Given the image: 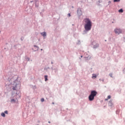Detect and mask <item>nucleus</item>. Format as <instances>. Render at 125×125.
<instances>
[{
  "instance_id": "obj_1",
  "label": "nucleus",
  "mask_w": 125,
  "mask_h": 125,
  "mask_svg": "<svg viewBox=\"0 0 125 125\" xmlns=\"http://www.w3.org/2000/svg\"><path fill=\"white\" fill-rule=\"evenodd\" d=\"M84 22L85 24L84 25V29L86 31H90L91 30V27L92 26L91 21L89 19H84Z\"/></svg>"
},
{
  "instance_id": "obj_2",
  "label": "nucleus",
  "mask_w": 125,
  "mask_h": 125,
  "mask_svg": "<svg viewBox=\"0 0 125 125\" xmlns=\"http://www.w3.org/2000/svg\"><path fill=\"white\" fill-rule=\"evenodd\" d=\"M97 95V92L95 90L91 91V94L88 97L89 101H93L94 100V97Z\"/></svg>"
},
{
  "instance_id": "obj_3",
  "label": "nucleus",
  "mask_w": 125,
  "mask_h": 125,
  "mask_svg": "<svg viewBox=\"0 0 125 125\" xmlns=\"http://www.w3.org/2000/svg\"><path fill=\"white\" fill-rule=\"evenodd\" d=\"M114 32L116 35H120V34H122V30L118 28L115 29Z\"/></svg>"
},
{
  "instance_id": "obj_4",
  "label": "nucleus",
  "mask_w": 125,
  "mask_h": 125,
  "mask_svg": "<svg viewBox=\"0 0 125 125\" xmlns=\"http://www.w3.org/2000/svg\"><path fill=\"white\" fill-rule=\"evenodd\" d=\"M42 36H43V37H46V32H42L41 33Z\"/></svg>"
},
{
  "instance_id": "obj_5",
  "label": "nucleus",
  "mask_w": 125,
  "mask_h": 125,
  "mask_svg": "<svg viewBox=\"0 0 125 125\" xmlns=\"http://www.w3.org/2000/svg\"><path fill=\"white\" fill-rule=\"evenodd\" d=\"M108 99H111V96L110 95L107 96V99H105V101H108Z\"/></svg>"
},
{
  "instance_id": "obj_6",
  "label": "nucleus",
  "mask_w": 125,
  "mask_h": 125,
  "mask_svg": "<svg viewBox=\"0 0 125 125\" xmlns=\"http://www.w3.org/2000/svg\"><path fill=\"white\" fill-rule=\"evenodd\" d=\"M97 76L95 74H93V76L92 77V79H96Z\"/></svg>"
},
{
  "instance_id": "obj_7",
  "label": "nucleus",
  "mask_w": 125,
  "mask_h": 125,
  "mask_svg": "<svg viewBox=\"0 0 125 125\" xmlns=\"http://www.w3.org/2000/svg\"><path fill=\"white\" fill-rule=\"evenodd\" d=\"M45 78V82H47V81L48 80V79H47V75H45L44 76Z\"/></svg>"
},
{
  "instance_id": "obj_8",
  "label": "nucleus",
  "mask_w": 125,
  "mask_h": 125,
  "mask_svg": "<svg viewBox=\"0 0 125 125\" xmlns=\"http://www.w3.org/2000/svg\"><path fill=\"white\" fill-rule=\"evenodd\" d=\"M1 116L2 117H5V114H4V113H1Z\"/></svg>"
},
{
  "instance_id": "obj_9",
  "label": "nucleus",
  "mask_w": 125,
  "mask_h": 125,
  "mask_svg": "<svg viewBox=\"0 0 125 125\" xmlns=\"http://www.w3.org/2000/svg\"><path fill=\"white\" fill-rule=\"evenodd\" d=\"M119 12H121V13H122V12H124V10H123V9H121L119 10Z\"/></svg>"
},
{
  "instance_id": "obj_10",
  "label": "nucleus",
  "mask_w": 125,
  "mask_h": 125,
  "mask_svg": "<svg viewBox=\"0 0 125 125\" xmlns=\"http://www.w3.org/2000/svg\"><path fill=\"white\" fill-rule=\"evenodd\" d=\"M114 2H119L120 0H114Z\"/></svg>"
},
{
  "instance_id": "obj_11",
  "label": "nucleus",
  "mask_w": 125,
  "mask_h": 125,
  "mask_svg": "<svg viewBox=\"0 0 125 125\" xmlns=\"http://www.w3.org/2000/svg\"><path fill=\"white\" fill-rule=\"evenodd\" d=\"M41 101L42 102H43V101H44V99H43V98L41 99Z\"/></svg>"
},
{
  "instance_id": "obj_12",
  "label": "nucleus",
  "mask_w": 125,
  "mask_h": 125,
  "mask_svg": "<svg viewBox=\"0 0 125 125\" xmlns=\"http://www.w3.org/2000/svg\"><path fill=\"white\" fill-rule=\"evenodd\" d=\"M34 47H37V50H39V47L36 46V45H34Z\"/></svg>"
},
{
  "instance_id": "obj_13",
  "label": "nucleus",
  "mask_w": 125,
  "mask_h": 125,
  "mask_svg": "<svg viewBox=\"0 0 125 125\" xmlns=\"http://www.w3.org/2000/svg\"><path fill=\"white\" fill-rule=\"evenodd\" d=\"M109 76H110V77H111V78H113V76H113V74H111V73L110 74H109Z\"/></svg>"
},
{
  "instance_id": "obj_14",
  "label": "nucleus",
  "mask_w": 125,
  "mask_h": 125,
  "mask_svg": "<svg viewBox=\"0 0 125 125\" xmlns=\"http://www.w3.org/2000/svg\"><path fill=\"white\" fill-rule=\"evenodd\" d=\"M13 90H16V87H13Z\"/></svg>"
},
{
  "instance_id": "obj_15",
  "label": "nucleus",
  "mask_w": 125,
  "mask_h": 125,
  "mask_svg": "<svg viewBox=\"0 0 125 125\" xmlns=\"http://www.w3.org/2000/svg\"><path fill=\"white\" fill-rule=\"evenodd\" d=\"M11 102H15V100H14V99H12L11 100Z\"/></svg>"
},
{
  "instance_id": "obj_16",
  "label": "nucleus",
  "mask_w": 125,
  "mask_h": 125,
  "mask_svg": "<svg viewBox=\"0 0 125 125\" xmlns=\"http://www.w3.org/2000/svg\"><path fill=\"white\" fill-rule=\"evenodd\" d=\"M5 114H8V111L7 110H6L4 111Z\"/></svg>"
},
{
  "instance_id": "obj_17",
  "label": "nucleus",
  "mask_w": 125,
  "mask_h": 125,
  "mask_svg": "<svg viewBox=\"0 0 125 125\" xmlns=\"http://www.w3.org/2000/svg\"><path fill=\"white\" fill-rule=\"evenodd\" d=\"M68 16H69V17H70L71 16V14H70V13L68 14Z\"/></svg>"
},
{
  "instance_id": "obj_18",
  "label": "nucleus",
  "mask_w": 125,
  "mask_h": 125,
  "mask_svg": "<svg viewBox=\"0 0 125 125\" xmlns=\"http://www.w3.org/2000/svg\"><path fill=\"white\" fill-rule=\"evenodd\" d=\"M109 103H112V100H110V101H109Z\"/></svg>"
},
{
  "instance_id": "obj_19",
  "label": "nucleus",
  "mask_w": 125,
  "mask_h": 125,
  "mask_svg": "<svg viewBox=\"0 0 125 125\" xmlns=\"http://www.w3.org/2000/svg\"><path fill=\"white\" fill-rule=\"evenodd\" d=\"M48 123H49V124H50V121H49V122H48Z\"/></svg>"
},
{
  "instance_id": "obj_20",
  "label": "nucleus",
  "mask_w": 125,
  "mask_h": 125,
  "mask_svg": "<svg viewBox=\"0 0 125 125\" xmlns=\"http://www.w3.org/2000/svg\"><path fill=\"white\" fill-rule=\"evenodd\" d=\"M82 57H83V56H81V58H82Z\"/></svg>"
},
{
  "instance_id": "obj_21",
  "label": "nucleus",
  "mask_w": 125,
  "mask_h": 125,
  "mask_svg": "<svg viewBox=\"0 0 125 125\" xmlns=\"http://www.w3.org/2000/svg\"><path fill=\"white\" fill-rule=\"evenodd\" d=\"M41 50H42V49H41Z\"/></svg>"
}]
</instances>
